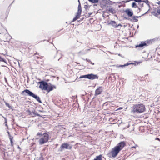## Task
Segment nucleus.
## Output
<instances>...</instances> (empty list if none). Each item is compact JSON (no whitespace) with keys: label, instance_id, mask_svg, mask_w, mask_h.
<instances>
[{"label":"nucleus","instance_id":"nucleus-52","mask_svg":"<svg viewBox=\"0 0 160 160\" xmlns=\"http://www.w3.org/2000/svg\"><path fill=\"white\" fill-rule=\"evenodd\" d=\"M135 148V147H132V148Z\"/></svg>","mask_w":160,"mask_h":160},{"label":"nucleus","instance_id":"nucleus-5","mask_svg":"<svg viewBox=\"0 0 160 160\" xmlns=\"http://www.w3.org/2000/svg\"><path fill=\"white\" fill-rule=\"evenodd\" d=\"M21 94L24 96H28L32 97L34 93L29 90L26 89L22 91Z\"/></svg>","mask_w":160,"mask_h":160},{"label":"nucleus","instance_id":"nucleus-31","mask_svg":"<svg viewBox=\"0 0 160 160\" xmlns=\"http://www.w3.org/2000/svg\"><path fill=\"white\" fill-rule=\"evenodd\" d=\"M58 55V54H57V55L54 58L58 59V61H59V60L60 59V58H61V57H60L59 58H58L57 57Z\"/></svg>","mask_w":160,"mask_h":160},{"label":"nucleus","instance_id":"nucleus-50","mask_svg":"<svg viewBox=\"0 0 160 160\" xmlns=\"http://www.w3.org/2000/svg\"><path fill=\"white\" fill-rule=\"evenodd\" d=\"M2 34V33H0V34Z\"/></svg>","mask_w":160,"mask_h":160},{"label":"nucleus","instance_id":"nucleus-27","mask_svg":"<svg viewBox=\"0 0 160 160\" xmlns=\"http://www.w3.org/2000/svg\"><path fill=\"white\" fill-rule=\"evenodd\" d=\"M108 11L111 12H113L114 11V10L112 8H109Z\"/></svg>","mask_w":160,"mask_h":160},{"label":"nucleus","instance_id":"nucleus-4","mask_svg":"<svg viewBox=\"0 0 160 160\" xmlns=\"http://www.w3.org/2000/svg\"><path fill=\"white\" fill-rule=\"evenodd\" d=\"M78 11L77 13V15H76L75 17L73 18L72 21L71 22V23H72L73 22L77 20L78 18H79L80 17V0H78Z\"/></svg>","mask_w":160,"mask_h":160},{"label":"nucleus","instance_id":"nucleus-35","mask_svg":"<svg viewBox=\"0 0 160 160\" xmlns=\"http://www.w3.org/2000/svg\"><path fill=\"white\" fill-rule=\"evenodd\" d=\"M157 12L158 13V14H160V9H159V10H157Z\"/></svg>","mask_w":160,"mask_h":160},{"label":"nucleus","instance_id":"nucleus-18","mask_svg":"<svg viewBox=\"0 0 160 160\" xmlns=\"http://www.w3.org/2000/svg\"><path fill=\"white\" fill-rule=\"evenodd\" d=\"M132 6L133 8H138V9L139 10L138 12H139L140 11V9L139 8H138V6L136 5L135 2H133L132 4Z\"/></svg>","mask_w":160,"mask_h":160},{"label":"nucleus","instance_id":"nucleus-33","mask_svg":"<svg viewBox=\"0 0 160 160\" xmlns=\"http://www.w3.org/2000/svg\"><path fill=\"white\" fill-rule=\"evenodd\" d=\"M77 42H78V44H77V46H76V47H78V46H79V42H78V40H77Z\"/></svg>","mask_w":160,"mask_h":160},{"label":"nucleus","instance_id":"nucleus-24","mask_svg":"<svg viewBox=\"0 0 160 160\" xmlns=\"http://www.w3.org/2000/svg\"><path fill=\"white\" fill-rule=\"evenodd\" d=\"M90 2L93 3H96L98 2V0H88Z\"/></svg>","mask_w":160,"mask_h":160},{"label":"nucleus","instance_id":"nucleus-13","mask_svg":"<svg viewBox=\"0 0 160 160\" xmlns=\"http://www.w3.org/2000/svg\"><path fill=\"white\" fill-rule=\"evenodd\" d=\"M36 116H39L40 117H42V116L40 115L38 113L36 112L34 110H33V111L32 112V115L31 116L34 117H36Z\"/></svg>","mask_w":160,"mask_h":160},{"label":"nucleus","instance_id":"nucleus-46","mask_svg":"<svg viewBox=\"0 0 160 160\" xmlns=\"http://www.w3.org/2000/svg\"><path fill=\"white\" fill-rule=\"evenodd\" d=\"M14 1H13V2H12V3L10 5V6H11V4L13 3V2H14Z\"/></svg>","mask_w":160,"mask_h":160},{"label":"nucleus","instance_id":"nucleus-1","mask_svg":"<svg viewBox=\"0 0 160 160\" xmlns=\"http://www.w3.org/2000/svg\"><path fill=\"white\" fill-rule=\"evenodd\" d=\"M125 143L124 141L120 142L117 145L112 148L111 153L112 158H115L119 152L125 146Z\"/></svg>","mask_w":160,"mask_h":160},{"label":"nucleus","instance_id":"nucleus-10","mask_svg":"<svg viewBox=\"0 0 160 160\" xmlns=\"http://www.w3.org/2000/svg\"><path fill=\"white\" fill-rule=\"evenodd\" d=\"M32 97L35 99L39 103H42V102L41 100L39 97L37 95L34 93Z\"/></svg>","mask_w":160,"mask_h":160},{"label":"nucleus","instance_id":"nucleus-42","mask_svg":"<svg viewBox=\"0 0 160 160\" xmlns=\"http://www.w3.org/2000/svg\"><path fill=\"white\" fill-rule=\"evenodd\" d=\"M5 126H6L8 127V125L7 123L5 124Z\"/></svg>","mask_w":160,"mask_h":160},{"label":"nucleus","instance_id":"nucleus-39","mask_svg":"<svg viewBox=\"0 0 160 160\" xmlns=\"http://www.w3.org/2000/svg\"><path fill=\"white\" fill-rule=\"evenodd\" d=\"M122 108L120 107V108H118V110H120V109H122Z\"/></svg>","mask_w":160,"mask_h":160},{"label":"nucleus","instance_id":"nucleus-53","mask_svg":"<svg viewBox=\"0 0 160 160\" xmlns=\"http://www.w3.org/2000/svg\"><path fill=\"white\" fill-rule=\"evenodd\" d=\"M79 20L78 21V22H79Z\"/></svg>","mask_w":160,"mask_h":160},{"label":"nucleus","instance_id":"nucleus-40","mask_svg":"<svg viewBox=\"0 0 160 160\" xmlns=\"http://www.w3.org/2000/svg\"><path fill=\"white\" fill-rule=\"evenodd\" d=\"M90 63L92 65H94V63L92 62Z\"/></svg>","mask_w":160,"mask_h":160},{"label":"nucleus","instance_id":"nucleus-32","mask_svg":"<svg viewBox=\"0 0 160 160\" xmlns=\"http://www.w3.org/2000/svg\"><path fill=\"white\" fill-rule=\"evenodd\" d=\"M8 133V137H10V136H11V135H10V132L9 131H8L7 132Z\"/></svg>","mask_w":160,"mask_h":160},{"label":"nucleus","instance_id":"nucleus-30","mask_svg":"<svg viewBox=\"0 0 160 160\" xmlns=\"http://www.w3.org/2000/svg\"><path fill=\"white\" fill-rule=\"evenodd\" d=\"M7 33H8V31L7 30L4 29L3 30V33L4 34H6Z\"/></svg>","mask_w":160,"mask_h":160},{"label":"nucleus","instance_id":"nucleus-49","mask_svg":"<svg viewBox=\"0 0 160 160\" xmlns=\"http://www.w3.org/2000/svg\"><path fill=\"white\" fill-rule=\"evenodd\" d=\"M40 112H42L43 111H42L40 110Z\"/></svg>","mask_w":160,"mask_h":160},{"label":"nucleus","instance_id":"nucleus-47","mask_svg":"<svg viewBox=\"0 0 160 160\" xmlns=\"http://www.w3.org/2000/svg\"><path fill=\"white\" fill-rule=\"evenodd\" d=\"M158 4L160 5V1H159V2H158Z\"/></svg>","mask_w":160,"mask_h":160},{"label":"nucleus","instance_id":"nucleus-2","mask_svg":"<svg viewBox=\"0 0 160 160\" xmlns=\"http://www.w3.org/2000/svg\"><path fill=\"white\" fill-rule=\"evenodd\" d=\"M132 112L134 113H139L144 111L145 108L142 104H135L132 107Z\"/></svg>","mask_w":160,"mask_h":160},{"label":"nucleus","instance_id":"nucleus-38","mask_svg":"<svg viewBox=\"0 0 160 160\" xmlns=\"http://www.w3.org/2000/svg\"><path fill=\"white\" fill-rule=\"evenodd\" d=\"M117 26H118V27L119 26H120L121 27L122 25L121 24H119L118 25H117Z\"/></svg>","mask_w":160,"mask_h":160},{"label":"nucleus","instance_id":"nucleus-6","mask_svg":"<svg viewBox=\"0 0 160 160\" xmlns=\"http://www.w3.org/2000/svg\"><path fill=\"white\" fill-rule=\"evenodd\" d=\"M72 146H70L69 144L68 143H64L62 144L60 147L61 150V151H62V149H71L72 148Z\"/></svg>","mask_w":160,"mask_h":160},{"label":"nucleus","instance_id":"nucleus-21","mask_svg":"<svg viewBox=\"0 0 160 160\" xmlns=\"http://www.w3.org/2000/svg\"><path fill=\"white\" fill-rule=\"evenodd\" d=\"M9 139L10 141V142L11 144V145L12 146H13V142L12 141V139H13V137H12V136L9 137Z\"/></svg>","mask_w":160,"mask_h":160},{"label":"nucleus","instance_id":"nucleus-34","mask_svg":"<svg viewBox=\"0 0 160 160\" xmlns=\"http://www.w3.org/2000/svg\"><path fill=\"white\" fill-rule=\"evenodd\" d=\"M4 119L5 120V123L6 124V123H7V119L6 118H4Z\"/></svg>","mask_w":160,"mask_h":160},{"label":"nucleus","instance_id":"nucleus-29","mask_svg":"<svg viewBox=\"0 0 160 160\" xmlns=\"http://www.w3.org/2000/svg\"><path fill=\"white\" fill-rule=\"evenodd\" d=\"M134 1L137 2H142L141 0H134Z\"/></svg>","mask_w":160,"mask_h":160},{"label":"nucleus","instance_id":"nucleus-19","mask_svg":"<svg viewBox=\"0 0 160 160\" xmlns=\"http://www.w3.org/2000/svg\"><path fill=\"white\" fill-rule=\"evenodd\" d=\"M102 155H100L99 156H97L96 158L94 159V160H102Z\"/></svg>","mask_w":160,"mask_h":160},{"label":"nucleus","instance_id":"nucleus-37","mask_svg":"<svg viewBox=\"0 0 160 160\" xmlns=\"http://www.w3.org/2000/svg\"><path fill=\"white\" fill-rule=\"evenodd\" d=\"M4 79H5V81L6 82H7V79L6 77H4Z\"/></svg>","mask_w":160,"mask_h":160},{"label":"nucleus","instance_id":"nucleus-23","mask_svg":"<svg viewBox=\"0 0 160 160\" xmlns=\"http://www.w3.org/2000/svg\"><path fill=\"white\" fill-rule=\"evenodd\" d=\"M5 103L6 106L8 107L9 109H12V106H10L8 103L5 102Z\"/></svg>","mask_w":160,"mask_h":160},{"label":"nucleus","instance_id":"nucleus-7","mask_svg":"<svg viewBox=\"0 0 160 160\" xmlns=\"http://www.w3.org/2000/svg\"><path fill=\"white\" fill-rule=\"evenodd\" d=\"M48 87H47L46 90L48 92L52 91L54 89L56 88V87L54 85H53L50 83H48Z\"/></svg>","mask_w":160,"mask_h":160},{"label":"nucleus","instance_id":"nucleus-44","mask_svg":"<svg viewBox=\"0 0 160 160\" xmlns=\"http://www.w3.org/2000/svg\"><path fill=\"white\" fill-rule=\"evenodd\" d=\"M156 139L158 140H160L159 139V138H156Z\"/></svg>","mask_w":160,"mask_h":160},{"label":"nucleus","instance_id":"nucleus-54","mask_svg":"<svg viewBox=\"0 0 160 160\" xmlns=\"http://www.w3.org/2000/svg\"><path fill=\"white\" fill-rule=\"evenodd\" d=\"M79 25V24H77L78 25Z\"/></svg>","mask_w":160,"mask_h":160},{"label":"nucleus","instance_id":"nucleus-22","mask_svg":"<svg viewBox=\"0 0 160 160\" xmlns=\"http://www.w3.org/2000/svg\"><path fill=\"white\" fill-rule=\"evenodd\" d=\"M0 62H5L6 64H7V62H6V61L3 58H2L0 56Z\"/></svg>","mask_w":160,"mask_h":160},{"label":"nucleus","instance_id":"nucleus-16","mask_svg":"<svg viewBox=\"0 0 160 160\" xmlns=\"http://www.w3.org/2000/svg\"><path fill=\"white\" fill-rule=\"evenodd\" d=\"M110 24L112 25L113 27L117 28L118 27V26H117V25L116 23V22L114 21H112L110 22Z\"/></svg>","mask_w":160,"mask_h":160},{"label":"nucleus","instance_id":"nucleus-36","mask_svg":"<svg viewBox=\"0 0 160 160\" xmlns=\"http://www.w3.org/2000/svg\"><path fill=\"white\" fill-rule=\"evenodd\" d=\"M87 62H89V63H90L91 62V60L89 59H87Z\"/></svg>","mask_w":160,"mask_h":160},{"label":"nucleus","instance_id":"nucleus-12","mask_svg":"<svg viewBox=\"0 0 160 160\" xmlns=\"http://www.w3.org/2000/svg\"><path fill=\"white\" fill-rule=\"evenodd\" d=\"M47 142V141H46L45 140L42 138H41L39 140V143L40 145H42Z\"/></svg>","mask_w":160,"mask_h":160},{"label":"nucleus","instance_id":"nucleus-45","mask_svg":"<svg viewBox=\"0 0 160 160\" xmlns=\"http://www.w3.org/2000/svg\"><path fill=\"white\" fill-rule=\"evenodd\" d=\"M40 158H42V159H41V160H44L43 159V158H42L41 157Z\"/></svg>","mask_w":160,"mask_h":160},{"label":"nucleus","instance_id":"nucleus-48","mask_svg":"<svg viewBox=\"0 0 160 160\" xmlns=\"http://www.w3.org/2000/svg\"><path fill=\"white\" fill-rule=\"evenodd\" d=\"M9 35V37H10L11 38H12Z\"/></svg>","mask_w":160,"mask_h":160},{"label":"nucleus","instance_id":"nucleus-14","mask_svg":"<svg viewBox=\"0 0 160 160\" xmlns=\"http://www.w3.org/2000/svg\"><path fill=\"white\" fill-rule=\"evenodd\" d=\"M125 12L128 14V16L130 17H132L133 15V12L129 10H126L125 11Z\"/></svg>","mask_w":160,"mask_h":160},{"label":"nucleus","instance_id":"nucleus-3","mask_svg":"<svg viewBox=\"0 0 160 160\" xmlns=\"http://www.w3.org/2000/svg\"><path fill=\"white\" fill-rule=\"evenodd\" d=\"M38 83L40 84L39 88L44 90H45L46 89H47L48 84V83L44 81H40L38 82Z\"/></svg>","mask_w":160,"mask_h":160},{"label":"nucleus","instance_id":"nucleus-28","mask_svg":"<svg viewBox=\"0 0 160 160\" xmlns=\"http://www.w3.org/2000/svg\"><path fill=\"white\" fill-rule=\"evenodd\" d=\"M143 2L146 3L148 5H149V2L148 0H143Z\"/></svg>","mask_w":160,"mask_h":160},{"label":"nucleus","instance_id":"nucleus-26","mask_svg":"<svg viewBox=\"0 0 160 160\" xmlns=\"http://www.w3.org/2000/svg\"><path fill=\"white\" fill-rule=\"evenodd\" d=\"M42 135H43V134L39 132L37 134V136H39V137H41L42 136Z\"/></svg>","mask_w":160,"mask_h":160},{"label":"nucleus","instance_id":"nucleus-8","mask_svg":"<svg viewBox=\"0 0 160 160\" xmlns=\"http://www.w3.org/2000/svg\"><path fill=\"white\" fill-rule=\"evenodd\" d=\"M103 89V87L102 86H100L98 87L95 91V95L96 96L100 94L102 92Z\"/></svg>","mask_w":160,"mask_h":160},{"label":"nucleus","instance_id":"nucleus-51","mask_svg":"<svg viewBox=\"0 0 160 160\" xmlns=\"http://www.w3.org/2000/svg\"><path fill=\"white\" fill-rule=\"evenodd\" d=\"M57 79H58L59 78L57 77Z\"/></svg>","mask_w":160,"mask_h":160},{"label":"nucleus","instance_id":"nucleus-15","mask_svg":"<svg viewBox=\"0 0 160 160\" xmlns=\"http://www.w3.org/2000/svg\"><path fill=\"white\" fill-rule=\"evenodd\" d=\"M139 17L134 16L132 17V18L131 19V21L133 22H137L138 21V20L137 18H139Z\"/></svg>","mask_w":160,"mask_h":160},{"label":"nucleus","instance_id":"nucleus-9","mask_svg":"<svg viewBox=\"0 0 160 160\" xmlns=\"http://www.w3.org/2000/svg\"><path fill=\"white\" fill-rule=\"evenodd\" d=\"M98 76L96 75H94L93 74H88V78L89 79L93 80L98 79Z\"/></svg>","mask_w":160,"mask_h":160},{"label":"nucleus","instance_id":"nucleus-25","mask_svg":"<svg viewBox=\"0 0 160 160\" xmlns=\"http://www.w3.org/2000/svg\"><path fill=\"white\" fill-rule=\"evenodd\" d=\"M81 78H88V74L81 76Z\"/></svg>","mask_w":160,"mask_h":160},{"label":"nucleus","instance_id":"nucleus-17","mask_svg":"<svg viewBox=\"0 0 160 160\" xmlns=\"http://www.w3.org/2000/svg\"><path fill=\"white\" fill-rule=\"evenodd\" d=\"M146 45V43L145 42H142L139 45L136 46V47H142Z\"/></svg>","mask_w":160,"mask_h":160},{"label":"nucleus","instance_id":"nucleus-43","mask_svg":"<svg viewBox=\"0 0 160 160\" xmlns=\"http://www.w3.org/2000/svg\"><path fill=\"white\" fill-rule=\"evenodd\" d=\"M143 3H142L141 4V5L142 6H143Z\"/></svg>","mask_w":160,"mask_h":160},{"label":"nucleus","instance_id":"nucleus-11","mask_svg":"<svg viewBox=\"0 0 160 160\" xmlns=\"http://www.w3.org/2000/svg\"><path fill=\"white\" fill-rule=\"evenodd\" d=\"M43 138L47 141L48 142L49 139V134L46 132L43 134Z\"/></svg>","mask_w":160,"mask_h":160},{"label":"nucleus","instance_id":"nucleus-41","mask_svg":"<svg viewBox=\"0 0 160 160\" xmlns=\"http://www.w3.org/2000/svg\"><path fill=\"white\" fill-rule=\"evenodd\" d=\"M128 65H128L125 64V65H123V66L122 65V66H121V67H123V66H127V65Z\"/></svg>","mask_w":160,"mask_h":160},{"label":"nucleus","instance_id":"nucleus-20","mask_svg":"<svg viewBox=\"0 0 160 160\" xmlns=\"http://www.w3.org/2000/svg\"><path fill=\"white\" fill-rule=\"evenodd\" d=\"M33 110H31L29 109H28L26 110V112L28 113V115L31 116L32 115V112H33Z\"/></svg>","mask_w":160,"mask_h":160}]
</instances>
